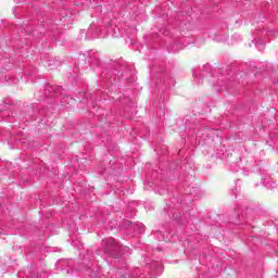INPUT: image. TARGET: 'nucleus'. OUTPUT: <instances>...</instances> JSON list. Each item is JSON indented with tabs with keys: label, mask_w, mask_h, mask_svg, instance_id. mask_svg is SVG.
<instances>
[{
	"label": "nucleus",
	"mask_w": 278,
	"mask_h": 278,
	"mask_svg": "<svg viewBox=\"0 0 278 278\" xmlns=\"http://www.w3.org/2000/svg\"><path fill=\"white\" fill-rule=\"evenodd\" d=\"M103 242H104L106 253H112V251L118 250V244H116V241L114 240V238H109Z\"/></svg>",
	"instance_id": "1"
},
{
	"label": "nucleus",
	"mask_w": 278,
	"mask_h": 278,
	"mask_svg": "<svg viewBox=\"0 0 278 278\" xmlns=\"http://www.w3.org/2000/svg\"><path fill=\"white\" fill-rule=\"evenodd\" d=\"M61 101H62L63 105H66V103H70L68 101H73V98L65 96L62 98Z\"/></svg>",
	"instance_id": "2"
},
{
	"label": "nucleus",
	"mask_w": 278,
	"mask_h": 278,
	"mask_svg": "<svg viewBox=\"0 0 278 278\" xmlns=\"http://www.w3.org/2000/svg\"><path fill=\"white\" fill-rule=\"evenodd\" d=\"M53 90H54V93L58 94V89L54 88Z\"/></svg>",
	"instance_id": "3"
}]
</instances>
